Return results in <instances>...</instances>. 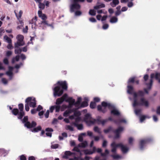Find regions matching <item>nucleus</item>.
I'll return each mask as SVG.
<instances>
[{"label": "nucleus", "instance_id": "obj_1", "mask_svg": "<svg viewBox=\"0 0 160 160\" xmlns=\"http://www.w3.org/2000/svg\"><path fill=\"white\" fill-rule=\"evenodd\" d=\"M57 86L53 88V95L55 97L61 96L63 93L64 90L68 89V84L66 81H58L57 83Z\"/></svg>", "mask_w": 160, "mask_h": 160}, {"label": "nucleus", "instance_id": "obj_2", "mask_svg": "<svg viewBox=\"0 0 160 160\" xmlns=\"http://www.w3.org/2000/svg\"><path fill=\"white\" fill-rule=\"evenodd\" d=\"M133 107H136L138 105L144 106L147 107L149 106L148 102L143 97L141 98L139 102H138L137 94L136 92L133 93Z\"/></svg>", "mask_w": 160, "mask_h": 160}, {"label": "nucleus", "instance_id": "obj_3", "mask_svg": "<svg viewBox=\"0 0 160 160\" xmlns=\"http://www.w3.org/2000/svg\"><path fill=\"white\" fill-rule=\"evenodd\" d=\"M107 107L109 109H111L113 108V106L110 103L103 101L101 103V105H99L97 106V109L98 111L104 113L107 111L106 108Z\"/></svg>", "mask_w": 160, "mask_h": 160}, {"label": "nucleus", "instance_id": "obj_4", "mask_svg": "<svg viewBox=\"0 0 160 160\" xmlns=\"http://www.w3.org/2000/svg\"><path fill=\"white\" fill-rule=\"evenodd\" d=\"M22 122L24 123V126L28 128H31L35 127L37 125L36 122L34 121H32L31 123L28 121V117L25 116L22 120Z\"/></svg>", "mask_w": 160, "mask_h": 160}, {"label": "nucleus", "instance_id": "obj_5", "mask_svg": "<svg viewBox=\"0 0 160 160\" xmlns=\"http://www.w3.org/2000/svg\"><path fill=\"white\" fill-rule=\"evenodd\" d=\"M25 102L28 103L30 107L34 108L36 107V103L35 98L32 99L31 97H29L26 99Z\"/></svg>", "mask_w": 160, "mask_h": 160}, {"label": "nucleus", "instance_id": "obj_6", "mask_svg": "<svg viewBox=\"0 0 160 160\" xmlns=\"http://www.w3.org/2000/svg\"><path fill=\"white\" fill-rule=\"evenodd\" d=\"M80 8L81 6L78 3H73L70 6V12H73L75 10L80 9Z\"/></svg>", "mask_w": 160, "mask_h": 160}, {"label": "nucleus", "instance_id": "obj_7", "mask_svg": "<svg viewBox=\"0 0 160 160\" xmlns=\"http://www.w3.org/2000/svg\"><path fill=\"white\" fill-rule=\"evenodd\" d=\"M150 141L151 139H146L141 140L140 141L139 144L140 149L141 150L143 149L145 145L147 143L150 142Z\"/></svg>", "mask_w": 160, "mask_h": 160}, {"label": "nucleus", "instance_id": "obj_8", "mask_svg": "<svg viewBox=\"0 0 160 160\" xmlns=\"http://www.w3.org/2000/svg\"><path fill=\"white\" fill-rule=\"evenodd\" d=\"M101 118V117L98 116L97 117L96 119H93L92 120H89V122L92 124H94L95 123H97L98 124H101V122L102 121Z\"/></svg>", "mask_w": 160, "mask_h": 160}, {"label": "nucleus", "instance_id": "obj_9", "mask_svg": "<svg viewBox=\"0 0 160 160\" xmlns=\"http://www.w3.org/2000/svg\"><path fill=\"white\" fill-rule=\"evenodd\" d=\"M118 146L120 148L121 150L123 153H126L128 150V148L123 145L122 143H119Z\"/></svg>", "mask_w": 160, "mask_h": 160}, {"label": "nucleus", "instance_id": "obj_10", "mask_svg": "<svg viewBox=\"0 0 160 160\" xmlns=\"http://www.w3.org/2000/svg\"><path fill=\"white\" fill-rule=\"evenodd\" d=\"M119 143L116 144L115 142H112L111 144V146L112 147L111 152L113 153H116L117 150V148L119 147L118 146Z\"/></svg>", "mask_w": 160, "mask_h": 160}, {"label": "nucleus", "instance_id": "obj_11", "mask_svg": "<svg viewBox=\"0 0 160 160\" xmlns=\"http://www.w3.org/2000/svg\"><path fill=\"white\" fill-rule=\"evenodd\" d=\"M84 101L82 102L81 103V105L78 107V109H79L81 108H84L88 106V99L87 98H84Z\"/></svg>", "mask_w": 160, "mask_h": 160}, {"label": "nucleus", "instance_id": "obj_12", "mask_svg": "<svg viewBox=\"0 0 160 160\" xmlns=\"http://www.w3.org/2000/svg\"><path fill=\"white\" fill-rule=\"evenodd\" d=\"M96 148L95 147H93L92 150H86L85 151L84 153L86 155H91L95 152Z\"/></svg>", "mask_w": 160, "mask_h": 160}, {"label": "nucleus", "instance_id": "obj_13", "mask_svg": "<svg viewBox=\"0 0 160 160\" xmlns=\"http://www.w3.org/2000/svg\"><path fill=\"white\" fill-rule=\"evenodd\" d=\"M25 44V42H22L18 41L14 43V48H18L20 46H23Z\"/></svg>", "mask_w": 160, "mask_h": 160}, {"label": "nucleus", "instance_id": "obj_14", "mask_svg": "<svg viewBox=\"0 0 160 160\" xmlns=\"http://www.w3.org/2000/svg\"><path fill=\"white\" fill-rule=\"evenodd\" d=\"M111 113L113 115L118 116L120 115V113L117 110L113 108L111 111Z\"/></svg>", "mask_w": 160, "mask_h": 160}, {"label": "nucleus", "instance_id": "obj_15", "mask_svg": "<svg viewBox=\"0 0 160 160\" xmlns=\"http://www.w3.org/2000/svg\"><path fill=\"white\" fill-rule=\"evenodd\" d=\"M16 38L17 39V41L22 42H25L23 41L24 36L22 35L19 34L16 37Z\"/></svg>", "mask_w": 160, "mask_h": 160}, {"label": "nucleus", "instance_id": "obj_16", "mask_svg": "<svg viewBox=\"0 0 160 160\" xmlns=\"http://www.w3.org/2000/svg\"><path fill=\"white\" fill-rule=\"evenodd\" d=\"M128 88V90L127 92H128L130 94H133L134 92H133V88L132 86L131 85H128L127 86Z\"/></svg>", "mask_w": 160, "mask_h": 160}, {"label": "nucleus", "instance_id": "obj_17", "mask_svg": "<svg viewBox=\"0 0 160 160\" xmlns=\"http://www.w3.org/2000/svg\"><path fill=\"white\" fill-rule=\"evenodd\" d=\"M72 124L76 127L78 130H81L83 129V126L82 124H78L76 122H73Z\"/></svg>", "mask_w": 160, "mask_h": 160}, {"label": "nucleus", "instance_id": "obj_18", "mask_svg": "<svg viewBox=\"0 0 160 160\" xmlns=\"http://www.w3.org/2000/svg\"><path fill=\"white\" fill-rule=\"evenodd\" d=\"M66 102H68L69 105L70 106L72 105H75V100L74 99H73L72 98H70L68 99V100H66Z\"/></svg>", "mask_w": 160, "mask_h": 160}, {"label": "nucleus", "instance_id": "obj_19", "mask_svg": "<svg viewBox=\"0 0 160 160\" xmlns=\"http://www.w3.org/2000/svg\"><path fill=\"white\" fill-rule=\"evenodd\" d=\"M119 3L118 0H113L112 2L110 3V5L112 7H115Z\"/></svg>", "mask_w": 160, "mask_h": 160}, {"label": "nucleus", "instance_id": "obj_20", "mask_svg": "<svg viewBox=\"0 0 160 160\" xmlns=\"http://www.w3.org/2000/svg\"><path fill=\"white\" fill-rule=\"evenodd\" d=\"M34 128L32 129L31 130V131L33 132H38L41 131L42 129L41 127L40 126H38L36 128H35V127Z\"/></svg>", "mask_w": 160, "mask_h": 160}, {"label": "nucleus", "instance_id": "obj_21", "mask_svg": "<svg viewBox=\"0 0 160 160\" xmlns=\"http://www.w3.org/2000/svg\"><path fill=\"white\" fill-rule=\"evenodd\" d=\"M82 100V98L81 97H78V98L77 101L75 103V106L76 107H78L79 105L80 104Z\"/></svg>", "mask_w": 160, "mask_h": 160}, {"label": "nucleus", "instance_id": "obj_22", "mask_svg": "<svg viewBox=\"0 0 160 160\" xmlns=\"http://www.w3.org/2000/svg\"><path fill=\"white\" fill-rule=\"evenodd\" d=\"M123 129V128L122 127H119L116 130H113V132L114 133H120V132H122Z\"/></svg>", "mask_w": 160, "mask_h": 160}, {"label": "nucleus", "instance_id": "obj_23", "mask_svg": "<svg viewBox=\"0 0 160 160\" xmlns=\"http://www.w3.org/2000/svg\"><path fill=\"white\" fill-rule=\"evenodd\" d=\"M4 39L8 43H11L12 42V40L9 38L7 36L5 35L3 37Z\"/></svg>", "mask_w": 160, "mask_h": 160}, {"label": "nucleus", "instance_id": "obj_24", "mask_svg": "<svg viewBox=\"0 0 160 160\" xmlns=\"http://www.w3.org/2000/svg\"><path fill=\"white\" fill-rule=\"evenodd\" d=\"M37 20V17L35 16L34 18H32L31 21H29V23L32 24L34 23V24L35 25L36 24V22Z\"/></svg>", "mask_w": 160, "mask_h": 160}, {"label": "nucleus", "instance_id": "obj_25", "mask_svg": "<svg viewBox=\"0 0 160 160\" xmlns=\"http://www.w3.org/2000/svg\"><path fill=\"white\" fill-rule=\"evenodd\" d=\"M16 17H17L18 19L21 18V17L22 15L23 12L22 10H20L19 12V13L18 15L17 13L15 11H14Z\"/></svg>", "mask_w": 160, "mask_h": 160}, {"label": "nucleus", "instance_id": "obj_26", "mask_svg": "<svg viewBox=\"0 0 160 160\" xmlns=\"http://www.w3.org/2000/svg\"><path fill=\"white\" fill-rule=\"evenodd\" d=\"M63 102V100L61 98H58L56 100V104L57 105H59L62 104Z\"/></svg>", "mask_w": 160, "mask_h": 160}, {"label": "nucleus", "instance_id": "obj_27", "mask_svg": "<svg viewBox=\"0 0 160 160\" xmlns=\"http://www.w3.org/2000/svg\"><path fill=\"white\" fill-rule=\"evenodd\" d=\"M118 21V18L115 17H112L110 20V22L111 23H116Z\"/></svg>", "mask_w": 160, "mask_h": 160}, {"label": "nucleus", "instance_id": "obj_28", "mask_svg": "<svg viewBox=\"0 0 160 160\" xmlns=\"http://www.w3.org/2000/svg\"><path fill=\"white\" fill-rule=\"evenodd\" d=\"M87 145V142L86 141H84L83 142L79 144L78 146L81 148H85Z\"/></svg>", "mask_w": 160, "mask_h": 160}, {"label": "nucleus", "instance_id": "obj_29", "mask_svg": "<svg viewBox=\"0 0 160 160\" xmlns=\"http://www.w3.org/2000/svg\"><path fill=\"white\" fill-rule=\"evenodd\" d=\"M113 131L112 128L110 126L107 129H104V132L105 133H107L110 131H112L113 132Z\"/></svg>", "mask_w": 160, "mask_h": 160}, {"label": "nucleus", "instance_id": "obj_30", "mask_svg": "<svg viewBox=\"0 0 160 160\" xmlns=\"http://www.w3.org/2000/svg\"><path fill=\"white\" fill-rule=\"evenodd\" d=\"M12 113L14 115H17L19 113V110L17 108H14L12 110Z\"/></svg>", "mask_w": 160, "mask_h": 160}, {"label": "nucleus", "instance_id": "obj_31", "mask_svg": "<svg viewBox=\"0 0 160 160\" xmlns=\"http://www.w3.org/2000/svg\"><path fill=\"white\" fill-rule=\"evenodd\" d=\"M153 83V80L152 79H150V82L149 83H146V85L148 86V90H150L152 87V84Z\"/></svg>", "mask_w": 160, "mask_h": 160}, {"label": "nucleus", "instance_id": "obj_32", "mask_svg": "<svg viewBox=\"0 0 160 160\" xmlns=\"http://www.w3.org/2000/svg\"><path fill=\"white\" fill-rule=\"evenodd\" d=\"M25 113L23 111H20L19 113V116L18 118L19 119H22Z\"/></svg>", "mask_w": 160, "mask_h": 160}, {"label": "nucleus", "instance_id": "obj_33", "mask_svg": "<svg viewBox=\"0 0 160 160\" xmlns=\"http://www.w3.org/2000/svg\"><path fill=\"white\" fill-rule=\"evenodd\" d=\"M22 51V49L20 48H15L14 52L16 54H19Z\"/></svg>", "mask_w": 160, "mask_h": 160}, {"label": "nucleus", "instance_id": "obj_34", "mask_svg": "<svg viewBox=\"0 0 160 160\" xmlns=\"http://www.w3.org/2000/svg\"><path fill=\"white\" fill-rule=\"evenodd\" d=\"M137 94V96H141V97H143L144 96V92L141 90H139L137 93H136Z\"/></svg>", "mask_w": 160, "mask_h": 160}, {"label": "nucleus", "instance_id": "obj_35", "mask_svg": "<svg viewBox=\"0 0 160 160\" xmlns=\"http://www.w3.org/2000/svg\"><path fill=\"white\" fill-rule=\"evenodd\" d=\"M94 130L95 132H97L99 134H101V132L100 129L98 126H95L94 128Z\"/></svg>", "mask_w": 160, "mask_h": 160}, {"label": "nucleus", "instance_id": "obj_36", "mask_svg": "<svg viewBox=\"0 0 160 160\" xmlns=\"http://www.w3.org/2000/svg\"><path fill=\"white\" fill-rule=\"evenodd\" d=\"M155 79L158 80L159 82H160V73H156L155 75Z\"/></svg>", "mask_w": 160, "mask_h": 160}, {"label": "nucleus", "instance_id": "obj_37", "mask_svg": "<svg viewBox=\"0 0 160 160\" xmlns=\"http://www.w3.org/2000/svg\"><path fill=\"white\" fill-rule=\"evenodd\" d=\"M135 78L134 77L130 78L128 80V83L130 84L134 82H135Z\"/></svg>", "mask_w": 160, "mask_h": 160}, {"label": "nucleus", "instance_id": "obj_38", "mask_svg": "<svg viewBox=\"0 0 160 160\" xmlns=\"http://www.w3.org/2000/svg\"><path fill=\"white\" fill-rule=\"evenodd\" d=\"M96 106V104L95 102H91L90 104V107L91 108L93 109Z\"/></svg>", "mask_w": 160, "mask_h": 160}, {"label": "nucleus", "instance_id": "obj_39", "mask_svg": "<svg viewBox=\"0 0 160 160\" xmlns=\"http://www.w3.org/2000/svg\"><path fill=\"white\" fill-rule=\"evenodd\" d=\"M39 8L41 10L44 9L45 8V5L43 3H40L38 5Z\"/></svg>", "mask_w": 160, "mask_h": 160}, {"label": "nucleus", "instance_id": "obj_40", "mask_svg": "<svg viewBox=\"0 0 160 160\" xmlns=\"http://www.w3.org/2000/svg\"><path fill=\"white\" fill-rule=\"evenodd\" d=\"M19 109L20 111H23L24 106L22 103H20L18 105Z\"/></svg>", "mask_w": 160, "mask_h": 160}, {"label": "nucleus", "instance_id": "obj_41", "mask_svg": "<svg viewBox=\"0 0 160 160\" xmlns=\"http://www.w3.org/2000/svg\"><path fill=\"white\" fill-rule=\"evenodd\" d=\"M71 113V111L69 110H67L65 111L63 114V115L64 117H67L68 116V114Z\"/></svg>", "mask_w": 160, "mask_h": 160}, {"label": "nucleus", "instance_id": "obj_42", "mask_svg": "<svg viewBox=\"0 0 160 160\" xmlns=\"http://www.w3.org/2000/svg\"><path fill=\"white\" fill-rule=\"evenodd\" d=\"M61 98L63 101H66V100H67V99L68 98V95L66 93H65Z\"/></svg>", "mask_w": 160, "mask_h": 160}, {"label": "nucleus", "instance_id": "obj_43", "mask_svg": "<svg viewBox=\"0 0 160 160\" xmlns=\"http://www.w3.org/2000/svg\"><path fill=\"white\" fill-rule=\"evenodd\" d=\"M89 14L92 16H95L96 15V11L93 9H91L89 12Z\"/></svg>", "mask_w": 160, "mask_h": 160}, {"label": "nucleus", "instance_id": "obj_44", "mask_svg": "<svg viewBox=\"0 0 160 160\" xmlns=\"http://www.w3.org/2000/svg\"><path fill=\"white\" fill-rule=\"evenodd\" d=\"M55 109L56 112H58L59 111L60 108V106L59 105H54Z\"/></svg>", "mask_w": 160, "mask_h": 160}, {"label": "nucleus", "instance_id": "obj_45", "mask_svg": "<svg viewBox=\"0 0 160 160\" xmlns=\"http://www.w3.org/2000/svg\"><path fill=\"white\" fill-rule=\"evenodd\" d=\"M41 24H43V25H47L48 26H51V25L49 24L48 23L47 21H46V20H43V21H42L41 22Z\"/></svg>", "mask_w": 160, "mask_h": 160}, {"label": "nucleus", "instance_id": "obj_46", "mask_svg": "<svg viewBox=\"0 0 160 160\" xmlns=\"http://www.w3.org/2000/svg\"><path fill=\"white\" fill-rule=\"evenodd\" d=\"M6 74L10 78H12V76L13 73L12 72L8 71L6 72Z\"/></svg>", "mask_w": 160, "mask_h": 160}, {"label": "nucleus", "instance_id": "obj_47", "mask_svg": "<svg viewBox=\"0 0 160 160\" xmlns=\"http://www.w3.org/2000/svg\"><path fill=\"white\" fill-rule=\"evenodd\" d=\"M111 156L114 159H116L120 158V156L118 155H112Z\"/></svg>", "mask_w": 160, "mask_h": 160}, {"label": "nucleus", "instance_id": "obj_48", "mask_svg": "<svg viewBox=\"0 0 160 160\" xmlns=\"http://www.w3.org/2000/svg\"><path fill=\"white\" fill-rule=\"evenodd\" d=\"M39 17L41 18L43 20H46V19H47V17L46 15L44 14H43Z\"/></svg>", "mask_w": 160, "mask_h": 160}, {"label": "nucleus", "instance_id": "obj_49", "mask_svg": "<svg viewBox=\"0 0 160 160\" xmlns=\"http://www.w3.org/2000/svg\"><path fill=\"white\" fill-rule=\"evenodd\" d=\"M66 129L69 130L71 131H73L74 130L73 128L71 126L69 125L67 126Z\"/></svg>", "mask_w": 160, "mask_h": 160}, {"label": "nucleus", "instance_id": "obj_50", "mask_svg": "<svg viewBox=\"0 0 160 160\" xmlns=\"http://www.w3.org/2000/svg\"><path fill=\"white\" fill-rule=\"evenodd\" d=\"M82 14V12L81 11H78V10H77L75 12V16H78L81 15Z\"/></svg>", "mask_w": 160, "mask_h": 160}, {"label": "nucleus", "instance_id": "obj_51", "mask_svg": "<svg viewBox=\"0 0 160 160\" xmlns=\"http://www.w3.org/2000/svg\"><path fill=\"white\" fill-rule=\"evenodd\" d=\"M25 109L26 111H29V104L28 103H26L25 104Z\"/></svg>", "mask_w": 160, "mask_h": 160}, {"label": "nucleus", "instance_id": "obj_52", "mask_svg": "<svg viewBox=\"0 0 160 160\" xmlns=\"http://www.w3.org/2000/svg\"><path fill=\"white\" fill-rule=\"evenodd\" d=\"M3 62L6 65L8 64L9 62L8 59L7 58H4L3 60Z\"/></svg>", "mask_w": 160, "mask_h": 160}, {"label": "nucleus", "instance_id": "obj_53", "mask_svg": "<svg viewBox=\"0 0 160 160\" xmlns=\"http://www.w3.org/2000/svg\"><path fill=\"white\" fill-rule=\"evenodd\" d=\"M106 119L108 120V121L109 120L110 121H113L114 123H118V121L117 120H113L112 118L111 117H109L108 119Z\"/></svg>", "mask_w": 160, "mask_h": 160}, {"label": "nucleus", "instance_id": "obj_54", "mask_svg": "<svg viewBox=\"0 0 160 160\" xmlns=\"http://www.w3.org/2000/svg\"><path fill=\"white\" fill-rule=\"evenodd\" d=\"M80 114V113L79 111H75L74 113V115L75 117H78Z\"/></svg>", "mask_w": 160, "mask_h": 160}, {"label": "nucleus", "instance_id": "obj_55", "mask_svg": "<svg viewBox=\"0 0 160 160\" xmlns=\"http://www.w3.org/2000/svg\"><path fill=\"white\" fill-rule=\"evenodd\" d=\"M7 48L9 49H12L13 48L12 42L11 43H8V44L7 46Z\"/></svg>", "mask_w": 160, "mask_h": 160}, {"label": "nucleus", "instance_id": "obj_56", "mask_svg": "<svg viewBox=\"0 0 160 160\" xmlns=\"http://www.w3.org/2000/svg\"><path fill=\"white\" fill-rule=\"evenodd\" d=\"M12 52L11 51H8L6 52V56L7 57H9L12 55Z\"/></svg>", "mask_w": 160, "mask_h": 160}, {"label": "nucleus", "instance_id": "obj_57", "mask_svg": "<svg viewBox=\"0 0 160 160\" xmlns=\"http://www.w3.org/2000/svg\"><path fill=\"white\" fill-rule=\"evenodd\" d=\"M72 152L69 151H66L65 152V155L67 156L72 155Z\"/></svg>", "mask_w": 160, "mask_h": 160}, {"label": "nucleus", "instance_id": "obj_58", "mask_svg": "<svg viewBox=\"0 0 160 160\" xmlns=\"http://www.w3.org/2000/svg\"><path fill=\"white\" fill-rule=\"evenodd\" d=\"M133 139L132 137H130L128 139V143L130 144H132Z\"/></svg>", "mask_w": 160, "mask_h": 160}, {"label": "nucleus", "instance_id": "obj_59", "mask_svg": "<svg viewBox=\"0 0 160 160\" xmlns=\"http://www.w3.org/2000/svg\"><path fill=\"white\" fill-rule=\"evenodd\" d=\"M21 18H19V19H18L19 20V22H17V24H20V25H24V22L22 20L20 19Z\"/></svg>", "mask_w": 160, "mask_h": 160}, {"label": "nucleus", "instance_id": "obj_60", "mask_svg": "<svg viewBox=\"0 0 160 160\" xmlns=\"http://www.w3.org/2000/svg\"><path fill=\"white\" fill-rule=\"evenodd\" d=\"M58 144H56L52 145L51 146V148L53 149H56L58 148Z\"/></svg>", "mask_w": 160, "mask_h": 160}, {"label": "nucleus", "instance_id": "obj_61", "mask_svg": "<svg viewBox=\"0 0 160 160\" xmlns=\"http://www.w3.org/2000/svg\"><path fill=\"white\" fill-rule=\"evenodd\" d=\"M146 118V116L144 115H142L140 117V121L141 122H142Z\"/></svg>", "mask_w": 160, "mask_h": 160}, {"label": "nucleus", "instance_id": "obj_62", "mask_svg": "<svg viewBox=\"0 0 160 160\" xmlns=\"http://www.w3.org/2000/svg\"><path fill=\"white\" fill-rule=\"evenodd\" d=\"M108 122V120L106 119L102 120L101 121V124H102V125H104L105 123Z\"/></svg>", "mask_w": 160, "mask_h": 160}, {"label": "nucleus", "instance_id": "obj_63", "mask_svg": "<svg viewBox=\"0 0 160 160\" xmlns=\"http://www.w3.org/2000/svg\"><path fill=\"white\" fill-rule=\"evenodd\" d=\"M107 142L106 140H104L102 144V147L103 148L106 147L107 146Z\"/></svg>", "mask_w": 160, "mask_h": 160}, {"label": "nucleus", "instance_id": "obj_64", "mask_svg": "<svg viewBox=\"0 0 160 160\" xmlns=\"http://www.w3.org/2000/svg\"><path fill=\"white\" fill-rule=\"evenodd\" d=\"M20 160H26V158L25 156L22 155L20 156Z\"/></svg>", "mask_w": 160, "mask_h": 160}]
</instances>
